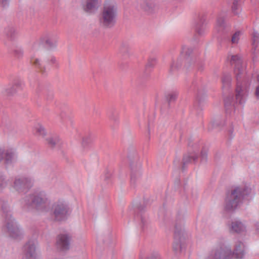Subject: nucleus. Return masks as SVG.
Listing matches in <instances>:
<instances>
[{
    "label": "nucleus",
    "instance_id": "nucleus-1",
    "mask_svg": "<svg viewBox=\"0 0 259 259\" xmlns=\"http://www.w3.org/2000/svg\"><path fill=\"white\" fill-rule=\"evenodd\" d=\"M230 62L235 65L234 73L237 81L236 89V103L243 105L245 102L248 89L250 85L249 77L246 74L245 69L242 65L241 57L238 55H232Z\"/></svg>",
    "mask_w": 259,
    "mask_h": 259
},
{
    "label": "nucleus",
    "instance_id": "nucleus-2",
    "mask_svg": "<svg viewBox=\"0 0 259 259\" xmlns=\"http://www.w3.org/2000/svg\"><path fill=\"white\" fill-rule=\"evenodd\" d=\"M20 202L22 207L26 209L35 208L38 210H45L51 203L48 195L42 191L26 195Z\"/></svg>",
    "mask_w": 259,
    "mask_h": 259
},
{
    "label": "nucleus",
    "instance_id": "nucleus-3",
    "mask_svg": "<svg viewBox=\"0 0 259 259\" xmlns=\"http://www.w3.org/2000/svg\"><path fill=\"white\" fill-rule=\"evenodd\" d=\"M250 192L251 189L247 186L235 187L227 194L225 199L226 209L229 211L234 210L243 202Z\"/></svg>",
    "mask_w": 259,
    "mask_h": 259
},
{
    "label": "nucleus",
    "instance_id": "nucleus-4",
    "mask_svg": "<svg viewBox=\"0 0 259 259\" xmlns=\"http://www.w3.org/2000/svg\"><path fill=\"white\" fill-rule=\"evenodd\" d=\"M244 245L241 242H238L235 247L233 252L230 248L221 246L215 249L208 257V259H230L234 257L236 259H242L244 255Z\"/></svg>",
    "mask_w": 259,
    "mask_h": 259
},
{
    "label": "nucleus",
    "instance_id": "nucleus-5",
    "mask_svg": "<svg viewBox=\"0 0 259 259\" xmlns=\"http://www.w3.org/2000/svg\"><path fill=\"white\" fill-rule=\"evenodd\" d=\"M117 16L116 7L113 4L106 3L99 17V23L104 28H111L116 23Z\"/></svg>",
    "mask_w": 259,
    "mask_h": 259
},
{
    "label": "nucleus",
    "instance_id": "nucleus-6",
    "mask_svg": "<svg viewBox=\"0 0 259 259\" xmlns=\"http://www.w3.org/2000/svg\"><path fill=\"white\" fill-rule=\"evenodd\" d=\"M192 53V48L186 46L183 47L180 57L176 61H174L171 63L169 70L170 72L172 73L177 71L181 67L183 64L187 68L194 64L195 59Z\"/></svg>",
    "mask_w": 259,
    "mask_h": 259
},
{
    "label": "nucleus",
    "instance_id": "nucleus-7",
    "mask_svg": "<svg viewBox=\"0 0 259 259\" xmlns=\"http://www.w3.org/2000/svg\"><path fill=\"white\" fill-rule=\"evenodd\" d=\"M188 238L184 228V217L178 216L176 220L174 231L173 249L175 251L181 250L185 241Z\"/></svg>",
    "mask_w": 259,
    "mask_h": 259
},
{
    "label": "nucleus",
    "instance_id": "nucleus-8",
    "mask_svg": "<svg viewBox=\"0 0 259 259\" xmlns=\"http://www.w3.org/2000/svg\"><path fill=\"white\" fill-rule=\"evenodd\" d=\"M131 169V183L135 186L141 177V162L136 151H131L128 156Z\"/></svg>",
    "mask_w": 259,
    "mask_h": 259
},
{
    "label": "nucleus",
    "instance_id": "nucleus-9",
    "mask_svg": "<svg viewBox=\"0 0 259 259\" xmlns=\"http://www.w3.org/2000/svg\"><path fill=\"white\" fill-rule=\"evenodd\" d=\"M69 213L70 209L66 202L58 201L54 203L52 207V216L55 221H65Z\"/></svg>",
    "mask_w": 259,
    "mask_h": 259
},
{
    "label": "nucleus",
    "instance_id": "nucleus-10",
    "mask_svg": "<svg viewBox=\"0 0 259 259\" xmlns=\"http://www.w3.org/2000/svg\"><path fill=\"white\" fill-rule=\"evenodd\" d=\"M33 186L32 180L24 176L16 177L13 187L19 193H25L29 190Z\"/></svg>",
    "mask_w": 259,
    "mask_h": 259
},
{
    "label": "nucleus",
    "instance_id": "nucleus-11",
    "mask_svg": "<svg viewBox=\"0 0 259 259\" xmlns=\"http://www.w3.org/2000/svg\"><path fill=\"white\" fill-rule=\"evenodd\" d=\"M5 225L10 236L15 239H21L24 234L14 218L6 220Z\"/></svg>",
    "mask_w": 259,
    "mask_h": 259
},
{
    "label": "nucleus",
    "instance_id": "nucleus-12",
    "mask_svg": "<svg viewBox=\"0 0 259 259\" xmlns=\"http://www.w3.org/2000/svg\"><path fill=\"white\" fill-rule=\"evenodd\" d=\"M23 253L25 259H40L36 251V244L34 241L29 240L23 246Z\"/></svg>",
    "mask_w": 259,
    "mask_h": 259
},
{
    "label": "nucleus",
    "instance_id": "nucleus-13",
    "mask_svg": "<svg viewBox=\"0 0 259 259\" xmlns=\"http://www.w3.org/2000/svg\"><path fill=\"white\" fill-rule=\"evenodd\" d=\"M71 236L67 233L58 235L56 238L57 248L61 251H66L69 249Z\"/></svg>",
    "mask_w": 259,
    "mask_h": 259
},
{
    "label": "nucleus",
    "instance_id": "nucleus-14",
    "mask_svg": "<svg viewBox=\"0 0 259 259\" xmlns=\"http://www.w3.org/2000/svg\"><path fill=\"white\" fill-rule=\"evenodd\" d=\"M41 41L47 48L53 49L57 46L58 36L55 33L46 32L41 36Z\"/></svg>",
    "mask_w": 259,
    "mask_h": 259
},
{
    "label": "nucleus",
    "instance_id": "nucleus-15",
    "mask_svg": "<svg viewBox=\"0 0 259 259\" xmlns=\"http://www.w3.org/2000/svg\"><path fill=\"white\" fill-rule=\"evenodd\" d=\"M198 156L196 152H188L183 156L182 160V170H185L188 164L195 163L197 161Z\"/></svg>",
    "mask_w": 259,
    "mask_h": 259
},
{
    "label": "nucleus",
    "instance_id": "nucleus-16",
    "mask_svg": "<svg viewBox=\"0 0 259 259\" xmlns=\"http://www.w3.org/2000/svg\"><path fill=\"white\" fill-rule=\"evenodd\" d=\"M0 208L2 211L3 216L5 218V221H6V220L13 218L11 214L8 201L7 200L3 198L0 199Z\"/></svg>",
    "mask_w": 259,
    "mask_h": 259
},
{
    "label": "nucleus",
    "instance_id": "nucleus-17",
    "mask_svg": "<svg viewBox=\"0 0 259 259\" xmlns=\"http://www.w3.org/2000/svg\"><path fill=\"white\" fill-rule=\"evenodd\" d=\"M224 105L227 115H232L235 113V101L233 96H229L224 99Z\"/></svg>",
    "mask_w": 259,
    "mask_h": 259
},
{
    "label": "nucleus",
    "instance_id": "nucleus-18",
    "mask_svg": "<svg viewBox=\"0 0 259 259\" xmlns=\"http://www.w3.org/2000/svg\"><path fill=\"white\" fill-rule=\"evenodd\" d=\"M5 163L10 165L15 162L17 159V155L15 150L13 149L4 150V158Z\"/></svg>",
    "mask_w": 259,
    "mask_h": 259
},
{
    "label": "nucleus",
    "instance_id": "nucleus-19",
    "mask_svg": "<svg viewBox=\"0 0 259 259\" xmlns=\"http://www.w3.org/2000/svg\"><path fill=\"white\" fill-rule=\"evenodd\" d=\"M205 18L203 16H199L195 25L196 32L199 35H202L205 29Z\"/></svg>",
    "mask_w": 259,
    "mask_h": 259
},
{
    "label": "nucleus",
    "instance_id": "nucleus-20",
    "mask_svg": "<svg viewBox=\"0 0 259 259\" xmlns=\"http://www.w3.org/2000/svg\"><path fill=\"white\" fill-rule=\"evenodd\" d=\"M23 83L20 80H16L12 85L6 90V94L8 96L15 95L18 91L22 89Z\"/></svg>",
    "mask_w": 259,
    "mask_h": 259
},
{
    "label": "nucleus",
    "instance_id": "nucleus-21",
    "mask_svg": "<svg viewBox=\"0 0 259 259\" xmlns=\"http://www.w3.org/2000/svg\"><path fill=\"white\" fill-rule=\"evenodd\" d=\"M217 28L219 32L223 33H228L230 31V26L225 22L223 17H219L217 22Z\"/></svg>",
    "mask_w": 259,
    "mask_h": 259
},
{
    "label": "nucleus",
    "instance_id": "nucleus-22",
    "mask_svg": "<svg viewBox=\"0 0 259 259\" xmlns=\"http://www.w3.org/2000/svg\"><path fill=\"white\" fill-rule=\"evenodd\" d=\"M49 147L51 148H60L62 142L59 137L57 135L50 136L46 139Z\"/></svg>",
    "mask_w": 259,
    "mask_h": 259
},
{
    "label": "nucleus",
    "instance_id": "nucleus-23",
    "mask_svg": "<svg viewBox=\"0 0 259 259\" xmlns=\"http://www.w3.org/2000/svg\"><path fill=\"white\" fill-rule=\"evenodd\" d=\"M99 4V0H88L84 10L88 13H94L98 9Z\"/></svg>",
    "mask_w": 259,
    "mask_h": 259
},
{
    "label": "nucleus",
    "instance_id": "nucleus-24",
    "mask_svg": "<svg viewBox=\"0 0 259 259\" xmlns=\"http://www.w3.org/2000/svg\"><path fill=\"white\" fill-rule=\"evenodd\" d=\"M30 62L35 65L37 69L42 74H45L47 72V68L44 65V63L41 61L39 59L32 57L30 59Z\"/></svg>",
    "mask_w": 259,
    "mask_h": 259
},
{
    "label": "nucleus",
    "instance_id": "nucleus-25",
    "mask_svg": "<svg viewBox=\"0 0 259 259\" xmlns=\"http://www.w3.org/2000/svg\"><path fill=\"white\" fill-rule=\"evenodd\" d=\"M245 230V227L244 224L239 221H234L232 222L231 231L240 233Z\"/></svg>",
    "mask_w": 259,
    "mask_h": 259
},
{
    "label": "nucleus",
    "instance_id": "nucleus-26",
    "mask_svg": "<svg viewBox=\"0 0 259 259\" xmlns=\"http://www.w3.org/2000/svg\"><path fill=\"white\" fill-rule=\"evenodd\" d=\"M225 125V122L221 120L220 118L211 121L208 125V130L211 131L215 128H220Z\"/></svg>",
    "mask_w": 259,
    "mask_h": 259
},
{
    "label": "nucleus",
    "instance_id": "nucleus-27",
    "mask_svg": "<svg viewBox=\"0 0 259 259\" xmlns=\"http://www.w3.org/2000/svg\"><path fill=\"white\" fill-rule=\"evenodd\" d=\"M206 96L203 95L201 96V95L198 93L197 96V100L194 104V107L197 110H201L202 109V107L203 104L205 101Z\"/></svg>",
    "mask_w": 259,
    "mask_h": 259
},
{
    "label": "nucleus",
    "instance_id": "nucleus-28",
    "mask_svg": "<svg viewBox=\"0 0 259 259\" xmlns=\"http://www.w3.org/2000/svg\"><path fill=\"white\" fill-rule=\"evenodd\" d=\"M5 34L10 39H13L16 34V31L13 26H9L5 28L4 31Z\"/></svg>",
    "mask_w": 259,
    "mask_h": 259
},
{
    "label": "nucleus",
    "instance_id": "nucleus-29",
    "mask_svg": "<svg viewBox=\"0 0 259 259\" xmlns=\"http://www.w3.org/2000/svg\"><path fill=\"white\" fill-rule=\"evenodd\" d=\"M223 89H228L231 85V76L230 74H224L222 79Z\"/></svg>",
    "mask_w": 259,
    "mask_h": 259
},
{
    "label": "nucleus",
    "instance_id": "nucleus-30",
    "mask_svg": "<svg viewBox=\"0 0 259 259\" xmlns=\"http://www.w3.org/2000/svg\"><path fill=\"white\" fill-rule=\"evenodd\" d=\"M9 184V180L7 179L6 176L0 172V190L5 189Z\"/></svg>",
    "mask_w": 259,
    "mask_h": 259
},
{
    "label": "nucleus",
    "instance_id": "nucleus-31",
    "mask_svg": "<svg viewBox=\"0 0 259 259\" xmlns=\"http://www.w3.org/2000/svg\"><path fill=\"white\" fill-rule=\"evenodd\" d=\"M60 121L64 125H66L68 121L72 122L70 117L65 112L62 111L59 115Z\"/></svg>",
    "mask_w": 259,
    "mask_h": 259
},
{
    "label": "nucleus",
    "instance_id": "nucleus-32",
    "mask_svg": "<svg viewBox=\"0 0 259 259\" xmlns=\"http://www.w3.org/2000/svg\"><path fill=\"white\" fill-rule=\"evenodd\" d=\"M178 93L176 92H172L165 95V99L168 104L175 102L178 97Z\"/></svg>",
    "mask_w": 259,
    "mask_h": 259
},
{
    "label": "nucleus",
    "instance_id": "nucleus-33",
    "mask_svg": "<svg viewBox=\"0 0 259 259\" xmlns=\"http://www.w3.org/2000/svg\"><path fill=\"white\" fill-rule=\"evenodd\" d=\"M240 9V0H233L232 10L234 15H238Z\"/></svg>",
    "mask_w": 259,
    "mask_h": 259
},
{
    "label": "nucleus",
    "instance_id": "nucleus-34",
    "mask_svg": "<svg viewBox=\"0 0 259 259\" xmlns=\"http://www.w3.org/2000/svg\"><path fill=\"white\" fill-rule=\"evenodd\" d=\"M130 49V46L127 44L122 43L120 47L119 52L123 56H128Z\"/></svg>",
    "mask_w": 259,
    "mask_h": 259
},
{
    "label": "nucleus",
    "instance_id": "nucleus-35",
    "mask_svg": "<svg viewBox=\"0 0 259 259\" xmlns=\"http://www.w3.org/2000/svg\"><path fill=\"white\" fill-rule=\"evenodd\" d=\"M13 53L14 57L18 59H21L24 55L23 50L20 47H16L13 50Z\"/></svg>",
    "mask_w": 259,
    "mask_h": 259
},
{
    "label": "nucleus",
    "instance_id": "nucleus-36",
    "mask_svg": "<svg viewBox=\"0 0 259 259\" xmlns=\"http://www.w3.org/2000/svg\"><path fill=\"white\" fill-rule=\"evenodd\" d=\"M145 252H141L140 255V259H159V255L157 252H153L150 255L145 258Z\"/></svg>",
    "mask_w": 259,
    "mask_h": 259
},
{
    "label": "nucleus",
    "instance_id": "nucleus-37",
    "mask_svg": "<svg viewBox=\"0 0 259 259\" xmlns=\"http://www.w3.org/2000/svg\"><path fill=\"white\" fill-rule=\"evenodd\" d=\"M153 5L150 3H149L148 2H144L141 4V8L142 9L146 12H151L153 10Z\"/></svg>",
    "mask_w": 259,
    "mask_h": 259
},
{
    "label": "nucleus",
    "instance_id": "nucleus-38",
    "mask_svg": "<svg viewBox=\"0 0 259 259\" xmlns=\"http://www.w3.org/2000/svg\"><path fill=\"white\" fill-rule=\"evenodd\" d=\"M36 134L38 136L44 137L46 135V132L45 128L40 124H38L35 127Z\"/></svg>",
    "mask_w": 259,
    "mask_h": 259
},
{
    "label": "nucleus",
    "instance_id": "nucleus-39",
    "mask_svg": "<svg viewBox=\"0 0 259 259\" xmlns=\"http://www.w3.org/2000/svg\"><path fill=\"white\" fill-rule=\"evenodd\" d=\"M45 62L50 65H57V60L54 56H48Z\"/></svg>",
    "mask_w": 259,
    "mask_h": 259
},
{
    "label": "nucleus",
    "instance_id": "nucleus-40",
    "mask_svg": "<svg viewBox=\"0 0 259 259\" xmlns=\"http://www.w3.org/2000/svg\"><path fill=\"white\" fill-rule=\"evenodd\" d=\"M241 35V32L239 31H236L234 33L231 39V41L232 44H237L239 40V37Z\"/></svg>",
    "mask_w": 259,
    "mask_h": 259
},
{
    "label": "nucleus",
    "instance_id": "nucleus-41",
    "mask_svg": "<svg viewBox=\"0 0 259 259\" xmlns=\"http://www.w3.org/2000/svg\"><path fill=\"white\" fill-rule=\"evenodd\" d=\"M259 42V33L257 32L254 31L252 34V45L253 47H256Z\"/></svg>",
    "mask_w": 259,
    "mask_h": 259
},
{
    "label": "nucleus",
    "instance_id": "nucleus-42",
    "mask_svg": "<svg viewBox=\"0 0 259 259\" xmlns=\"http://www.w3.org/2000/svg\"><path fill=\"white\" fill-rule=\"evenodd\" d=\"M46 91L43 86L38 85L35 90V93L38 96L45 95Z\"/></svg>",
    "mask_w": 259,
    "mask_h": 259
},
{
    "label": "nucleus",
    "instance_id": "nucleus-43",
    "mask_svg": "<svg viewBox=\"0 0 259 259\" xmlns=\"http://www.w3.org/2000/svg\"><path fill=\"white\" fill-rule=\"evenodd\" d=\"M91 142L90 138L89 136H85L82 138L81 145L83 148H86Z\"/></svg>",
    "mask_w": 259,
    "mask_h": 259
},
{
    "label": "nucleus",
    "instance_id": "nucleus-44",
    "mask_svg": "<svg viewBox=\"0 0 259 259\" xmlns=\"http://www.w3.org/2000/svg\"><path fill=\"white\" fill-rule=\"evenodd\" d=\"M156 63V59L155 58H150L148 59L146 65V68L153 67Z\"/></svg>",
    "mask_w": 259,
    "mask_h": 259
},
{
    "label": "nucleus",
    "instance_id": "nucleus-45",
    "mask_svg": "<svg viewBox=\"0 0 259 259\" xmlns=\"http://www.w3.org/2000/svg\"><path fill=\"white\" fill-rule=\"evenodd\" d=\"M140 219H141V227L143 229L147 224V217L144 214H140Z\"/></svg>",
    "mask_w": 259,
    "mask_h": 259
},
{
    "label": "nucleus",
    "instance_id": "nucleus-46",
    "mask_svg": "<svg viewBox=\"0 0 259 259\" xmlns=\"http://www.w3.org/2000/svg\"><path fill=\"white\" fill-rule=\"evenodd\" d=\"M43 44L42 41H41V36L40 37L39 40H36L32 45V48L33 50H37L39 49L41 44Z\"/></svg>",
    "mask_w": 259,
    "mask_h": 259
},
{
    "label": "nucleus",
    "instance_id": "nucleus-47",
    "mask_svg": "<svg viewBox=\"0 0 259 259\" xmlns=\"http://www.w3.org/2000/svg\"><path fill=\"white\" fill-rule=\"evenodd\" d=\"M207 153L205 150L203 149L201 151V161L206 162L207 160Z\"/></svg>",
    "mask_w": 259,
    "mask_h": 259
},
{
    "label": "nucleus",
    "instance_id": "nucleus-48",
    "mask_svg": "<svg viewBox=\"0 0 259 259\" xmlns=\"http://www.w3.org/2000/svg\"><path fill=\"white\" fill-rule=\"evenodd\" d=\"M136 208L139 210V211L142 212L144 210L145 206L141 204H137L136 205Z\"/></svg>",
    "mask_w": 259,
    "mask_h": 259
},
{
    "label": "nucleus",
    "instance_id": "nucleus-49",
    "mask_svg": "<svg viewBox=\"0 0 259 259\" xmlns=\"http://www.w3.org/2000/svg\"><path fill=\"white\" fill-rule=\"evenodd\" d=\"M254 94L256 99L259 100V85L256 87Z\"/></svg>",
    "mask_w": 259,
    "mask_h": 259
},
{
    "label": "nucleus",
    "instance_id": "nucleus-50",
    "mask_svg": "<svg viewBox=\"0 0 259 259\" xmlns=\"http://www.w3.org/2000/svg\"><path fill=\"white\" fill-rule=\"evenodd\" d=\"M4 150L0 147V162L4 158Z\"/></svg>",
    "mask_w": 259,
    "mask_h": 259
},
{
    "label": "nucleus",
    "instance_id": "nucleus-51",
    "mask_svg": "<svg viewBox=\"0 0 259 259\" xmlns=\"http://www.w3.org/2000/svg\"><path fill=\"white\" fill-rule=\"evenodd\" d=\"M255 228L256 231L259 233V223H257L255 224Z\"/></svg>",
    "mask_w": 259,
    "mask_h": 259
},
{
    "label": "nucleus",
    "instance_id": "nucleus-52",
    "mask_svg": "<svg viewBox=\"0 0 259 259\" xmlns=\"http://www.w3.org/2000/svg\"><path fill=\"white\" fill-rule=\"evenodd\" d=\"M1 3L3 4L4 6H5L7 4V2L8 0H0Z\"/></svg>",
    "mask_w": 259,
    "mask_h": 259
},
{
    "label": "nucleus",
    "instance_id": "nucleus-53",
    "mask_svg": "<svg viewBox=\"0 0 259 259\" xmlns=\"http://www.w3.org/2000/svg\"><path fill=\"white\" fill-rule=\"evenodd\" d=\"M111 119L112 120H114V121H116V120H117L116 118L114 115H113V116H112L111 117Z\"/></svg>",
    "mask_w": 259,
    "mask_h": 259
},
{
    "label": "nucleus",
    "instance_id": "nucleus-54",
    "mask_svg": "<svg viewBox=\"0 0 259 259\" xmlns=\"http://www.w3.org/2000/svg\"><path fill=\"white\" fill-rule=\"evenodd\" d=\"M257 81L259 82V74L257 76Z\"/></svg>",
    "mask_w": 259,
    "mask_h": 259
}]
</instances>
